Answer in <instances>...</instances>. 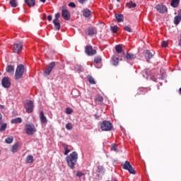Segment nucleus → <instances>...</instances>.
<instances>
[{"label": "nucleus", "instance_id": "1", "mask_svg": "<svg viewBox=\"0 0 181 181\" xmlns=\"http://www.w3.org/2000/svg\"><path fill=\"white\" fill-rule=\"evenodd\" d=\"M77 159H78V154L76 151H73L69 156L66 157V161L70 169L75 168Z\"/></svg>", "mask_w": 181, "mask_h": 181}, {"label": "nucleus", "instance_id": "2", "mask_svg": "<svg viewBox=\"0 0 181 181\" xmlns=\"http://www.w3.org/2000/svg\"><path fill=\"white\" fill-rule=\"evenodd\" d=\"M25 74V66L23 64H20L17 66L15 74V80H19L21 78L22 76Z\"/></svg>", "mask_w": 181, "mask_h": 181}, {"label": "nucleus", "instance_id": "3", "mask_svg": "<svg viewBox=\"0 0 181 181\" xmlns=\"http://www.w3.org/2000/svg\"><path fill=\"white\" fill-rule=\"evenodd\" d=\"M122 168L124 170H127V172L132 175H135V173H136L135 169H134L129 161H125L123 164H122Z\"/></svg>", "mask_w": 181, "mask_h": 181}, {"label": "nucleus", "instance_id": "4", "mask_svg": "<svg viewBox=\"0 0 181 181\" xmlns=\"http://www.w3.org/2000/svg\"><path fill=\"white\" fill-rule=\"evenodd\" d=\"M100 129L104 132L112 130V123L111 122L105 120L100 124Z\"/></svg>", "mask_w": 181, "mask_h": 181}, {"label": "nucleus", "instance_id": "5", "mask_svg": "<svg viewBox=\"0 0 181 181\" xmlns=\"http://www.w3.org/2000/svg\"><path fill=\"white\" fill-rule=\"evenodd\" d=\"M36 132V127L33 124H28L25 125V134L27 135H33Z\"/></svg>", "mask_w": 181, "mask_h": 181}, {"label": "nucleus", "instance_id": "6", "mask_svg": "<svg viewBox=\"0 0 181 181\" xmlns=\"http://www.w3.org/2000/svg\"><path fill=\"white\" fill-rule=\"evenodd\" d=\"M25 108L28 114H30L33 112V108H35V105L33 104V101L27 100L25 105Z\"/></svg>", "mask_w": 181, "mask_h": 181}, {"label": "nucleus", "instance_id": "7", "mask_svg": "<svg viewBox=\"0 0 181 181\" xmlns=\"http://www.w3.org/2000/svg\"><path fill=\"white\" fill-rule=\"evenodd\" d=\"M56 67V62H52L49 63L47 67V69H45L44 74L45 76H50V73H52L53 69Z\"/></svg>", "mask_w": 181, "mask_h": 181}, {"label": "nucleus", "instance_id": "8", "mask_svg": "<svg viewBox=\"0 0 181 181\" xmlns=\"http://www.w3.org/2000/svg\"><path fill=\"white\" fill-rule=\"evenodd\" d=\"M85 52L88 56H94V54H97V50L93 49L91 45H88L86 47Z\"/></svg>", "mask_w": 181, "mask_h": 181}, {"label": "nucleus", "instance_id": "9", "mask_svg": "<svg viewBox=\"0 0 181 181\" xmlns=\"http://www.w3.org/2000/svg\"><path fill=\"white\" fill-rule=\"evenodd\" d=\"M23 48V45L22 42L15 43L13 45V50L14 53H21L22 52V49Z\"/></svg>", "mask_w": 181, "mask_h": 181}, {"label": "nucleus", "instance_id": "10", "mask_svg": "<svg viewBox=\"0 0 181 181\" xmlns=\"http://www.w3.org/2000/svg\"><path fill=\"white\" fill-rule=\"evenodd\" d=\"M156 9L159 13H166L168 12V7L163 4H158L156 6Z\"/></svg>", "mask_w": 181, "mask_h": 181}, {"label": "nucleus", "instance_id": "11", "mask_svg": "<svg viewBox=\"0 0 181 181\" xmlns=\"http://www.w3.org/2000/svg\"><path fill=\"white\" fill-rule=\"evenodd\" d=\"M86 35H88V36H94V35H97V28L94 27H88L85 30Z\"/></svg>", "mask_w": 181, "mask_h": 181}, {"label": "nucleus", "instance_id": "12", "mask_svg": "<svg viewBox=\"0 0 181 181\" xmlns=\"http://www.w3.org/2000/svg\"><path fill=\"white\" fill-rule=\"evenodd\" d=\"M1 85L4 88H9V87H11V80H9V77H4L1 80Z\"/></svg>", "mask_w": 181, "mask_h": 181}, {"label": "nucleus", "instance_id": "13", "mask_svg": "<svg viewBox=\"0 0 181 181\" xmlns=\"http://www.w3.org/2000/svg\"><path fill=\"white\" fill-rule=\"evenodd\" d=\"M119 60L122 62V56L121 55H113L112 57V63L113 66H117Z\"/></svg>", "mask_w": 181, "mask_h": 181}, {"label": "nucleus", "instance_id": "14", "mask_svg": "<svg viewBox=\"0 0 181 181\" xmlns=\"http://www.w3.org/2000/svg\"><path fill=\"white\" fill-rule=\"evenodd\" d=\"M122 56L123 59L125 60H134V59H136V56H135V54L131 53L125 54V52H122Z\"/></svg>", "mask_w": 181, "mask_h": 181}, {"label": "nucleus", "instance_id": "15", "mask_svg": "<svg viewBox=\"0 0 181 181\" xmlns=\"http://www.w3.org/2000/svg\"><path fill=\"white\" fill-rule=\"evenodd\" d=\"M62 16L64 19V21H70L71 19L70 13L66 9H63L62 11Z\"/></svg>", "mask_w": 181, "mask_h": 181}, {"label": "nucleus", "instance_id": "16", "mask_svg": "<svg viewBox=\"0 0 181 181\" xmlns=\"http://www.w3.org/2000/svg\"><path fill=\"white\" fill-rule=\"evenodd\" d=\"M40 119L41 121V124H47V118L45 116L43 111L40 113Z\"/></svg>", "mask_w": 181, "mask_h": 181}, {"label": "nucleus", "instance_id": "17", "mask_svg": "<svg viewBox=\"0 0 181 181\" xmlns=\"http://www.w3.org/2000/svg\"><path fill=\"white\" fill-rule=\"evenodd\" d=\"M53 24L54 26V30H60V28H62L60 21L53 20Z\"/></svg>", "mask_w": 181, "mask_h": 181}, {"label": "nucleus", "instance_id": "18", "mask_svg": "<svg viewBox=\"0 0 181 181\" xmlns=\"http://www.w3.org/2000/svg\"><path fill=\"white\" fill-rule=\"evenodd\" d=\"M25 4L29 6V8H33L36 5V1L35 0H25Z\"/></svg>", "mask_w": 181, "mask_h": 181}, {"label": "nucleus", "instance_id": "19", "mask_svg": "<svg viewBox=\"0 0 181 181\" xmlns=\"http://www.w3.org/2000/svg\"><path fill=\"white\" fill-rule=\"evenodd\" d=\"M103 101H104V98H103L101 95H97L95 97V103H96V104H103Z\"/></svg>", "mask_w": 181, "mask_h": 181}, {"label": "nucleus", "instance_id": "20", "mask_svg": "<svg viewBox=\"0 0 181 181\" xmlns=\"http://www.w3.org/2000/svg\"><path fill=\"white\" fill-rule=\"evenodd\" d=\"M115 50H116V52L118 54L117 56L123 57L122 52L124 51L122 50V47H121L119 45H117L115 46Z\"/></svg>", "mask_w": 181, "mask_h": 181}, {"label": "nucleus", "instance_id": "21", "mask_svg": "<svg viewBox=\"0 0 181 181\" xmlns=\"http://www.w3.org/2000/svg\"><path fill=\"white\" fill-rule=\"evenodd\" d=\"M6 71L7 73H9L10 74H13L15 73V68H13V66H12V65H8L6 68Z\"/></svg>", "mask_w": 181, "mask_h": 181}, {"label": "nucleus", "instance_id": "22", "mask_svg": "<svg viewBox=\"0 0 181 181\" xmlns=\"http://www.w3.org/2000/svg\"><path fill=\"white\" fill-rule=\"evenodd\" d=\"M20 144L19 142H16V144H14L11 148V152H13V153H15V152H18V148H19L20 146Z\"/></svg>", "mask_w": 181, "mask_h": 181}, {"label": "nucleus", "instance_id": "23", "mask_svg": "<svg viewBox=\"0 0 181 181\" xmlns=\"http://www.w3.org/2000/svg\"><path fill=\"white\" fill-rule=\"evenodd\" d=\"M90 15H91V11H90L88 8H86L83 11V16L85 18H90Z\"/></svg>", "mask_w": 181, "mask_h": 181}, {"label": "nucleus", "instance_id": "24", "mask_svg": "<svg viewBox=\"0 0 181 181\" xmlns=\"http://www.w3.org/2000/svg\"><path fill=\"white\" fill-rule=\"evenodd\" d=\"M115 18L117 21L119 23L121 22H124V15L122 14H115Z\"/></svg>", "mask_w": 181, "mask_h": 181}, {"label": "nucleus", "instance_id": "25", "mask_svg": "<svg viewBox=\"0 0 181 181\" xmlns=\"http://www.w3.org/2000/svg\"><path fill=\"white\" fill-rule=\"evenodd\" d=\"M179 2H180V0H172L170 5L173 8H177L179 6Z\"/></svg>", "mask_w": 181, "mask_h": 181}, {"label": "nucleus", "instance_id": "26", "mask_svg": "<svg viewBox=\"0 0 181 181\" xmlns=\"http://www.w3.org/2000/svg\"><path fill=\"white\" fill-rule=\"evenodd\" d=\"M11 124H22V118L17 117L11 119Z\"/></svg>", "mask_w": 181, "mask_h": 181}, {"label": "nucleus", "instance_id": "27", "mask_svg": "<svg viewBox=\"0 0 181 181\" xmlns=\"http://www.w3.org/2000/svg\"><path fill=\"white\" fill-rule=\"evenodd\" d=\"M146 59H148V60H150V59H152L153 57V54L151 52L150 50H146Z\"/></svg>", "mask_w": 181, "mask_h": 181}, {"label": "nucleus", "instance_id": "28", "mask_svg": "<svg viewBox=\"0 0 181 181\" xmlns=\"http://www.w3.org/2000/svg\"><path fill=\"white\" fill-rule=\"evenodd\" d=\"M6 127H8V124H6V123H2V122H1L0 132H4V131L6 129Z\"/></svg>", "mask_w": 181, "mask_h": 181}, {"label": "nucleus", "instance_id": "29", "mask_svg": "<svg viewBox=\"0 0 181 181\" xmlns=\"http://www.w3.org/2000/svg\"><path fill=\"white\" fill-rule=\"evenodd\" d=\"M181 21V16H176L174 18V23L175 25H179Z\"/></svg>", "mask_w": 181, "mask_h": 181}, {"label": "nucleus", "instance_id": "30", "mask_svg": "<svg viewBox=\"0 0 181 181\" xmlns=\"http://www.w3.org/2000/svg\"><path fill=\"white\" fill-rule=\"evenodd\" d=\"M33 156L29 155L26 158V163H33Z\"/></svg>", "mask_w": 181, "mask_h": 181}, {"label": "nucleus", "instance_id": "31", "mask_svg": "<svg viewBox=\"0 0 181 181\" xmlns=\"http://www.w3.org/2000/svg\"><path fill=\"white\" fill-rule=\"evenodd\" d=\"M9 4L11 8H16L18 6V2H16V0H10Z\"/></svg>", "mask_w": 181, "mask_h": 181}, {"label": "nucleus", "instance_id": "32", "mask_svg": "<svg viewBox=\"0 0 181 181\" xmlns=\"http://www.w3.org/2000/svg\"><path fill=\"white\" fill-rule=\"evenodd\" d=\"M127 8H129V9H131L132 8H136V4L130 1L129 3L127 4Z\"/></svg>", "mask_w": 181, "mask_h": 181}, {"label": "nucleus", "instance_id": "33", "mask_svg": "<svg viewBox=\"0 0 181 181\" xmlns=\"http://www.w3.org/2000/svg\"><path fill=\"white\" fill-rule=\"evenodd\" d=\"M87 78L90 83V84H95V81L94 80V78L91 76H88Z\"/></svg>", "mask_w": 181, "mask_h": 181}, {"label": "nucleus", "instance_id": "34", "mask_svg": "<svg viewBox=\"0 0 181 181\" xmlns=\"http://www.w3.org/2000/svg\"><path fill=\"white\" fill-rule=\"evenodd\" d=\"M103 59H101V57H96L94 59V62L96 64H100V63H101Z\"/></svg>", "mask_w": 181, "mask_h": 181}, {"label": "nucleus", "instance_id": "35", "mask_svg": "<svg viewBox=\"0 0 181 181\" xmlns=\"http://www.w3.org/2000/svg\"><path fill=\"white\" fill-rule=\"evenodd\" d=\"M110 30H112V33H117L118 32V26L115 25L110 27Z\"/></svg>", "mask_w": 181, "mask_h": 181}, {"label": "nucleus", "instance_id": "36", "mask_svg": "<svg viewBox=\"0 0 181 181\" xmlns=\"http://www.w3.org/2000/svg\"><path fill=\"white\" fill-rule=\"evenodd\" d=\"M5 142L6 144H12V142H13V137L11 136V137L6 138L5 139Z\"/></svg>", "mask_w": 181, "mask_h": 181}, {"label": "nucleus", "instance_id": "37", "mask_svg": "<svg viewBox=\"0 0 181 181\" xmlns=\"http://www.w3.org/2000/svg\"><path fill=\"white\" fill-rule=\"evenodd\" d=\"M75 70H76V71H78V73H81L83 71V66L77 65L75 67Z\"/></svg>", "mask_w": 181, "mask_h": 181}, {"label": "nucleus", "instance_id": "38", "mask_svg": "<svg viewBox=\"0 0 181 181\" xmlns=\"http://www.w3.org/2000/svg\"><path fill=\"white\" fill-rule=\"evenodd\" d=\"M66 129H68V131L73 129V124L71 123H67L66 124Z\"/></svg>", "mask_w": 181, "mask_h": 181}, {"label": "nucleus", "instance_id": "39", "mask_svg": "<svg viewBox=\"0 0 181 181\" xmlns=\"http://www.w3.org/2000/svg\"><path fill=\"white\" fill-rule=\"evenodd\" d=\"M65 112L67 115L73 114V110L70 107H66Z\"/></svg>", "mask_w": 181, "mask_h": 181}, {"label": "nucleus", "instance_id": "40", "mask_svg": "<svg viewBox=\"0 0 181 181\" xmlns=\"http://www.w3.org/2000/svg\"><path fill=\"white\" fill-rule=\"evenodd\" d=\"M124 30H126V32H129V33H131V32H132V29H131V28L128 25H126L124 27Z\"/></svg>", "mask_w": 181, "mask_h": 181}, {"label": "nucleus", "instance_id": "41", "mask_svg": "<svg viewBox=\"0 0 181 181\" xmlns=\"http://www.w3.org/2000/svg\"><path fill=\"white\" fill-rule=\"evenodd\" d=\"M59 18H60V13H57L54 15V21H60V20H59Z\"/></svg>", "mask_w": 181, "mask_h": 181}, {"label": "nucleus", "instance_id": "42", "mask_svg": "<svg viewBox=\"0 0 181 181\" xmlns=\"http://www.w3.org/2000/svg\"><path fill=\"white\" fill-rule=\"evenodd\" d=\"M111 149L114 151L115 152H117V146L115 144H112Z\"/></svg>", "mask_w": 181, "mask_h": 181}, {"label": "nucleus", "instance_id": "43", "mask_svg": "<svg viewBox=\"0 0 181 181\" xmlns=\"http://www.w3.org/2000/svg\"><path fill=\"white\" fill-rule=\"evenodd\" d=\"M83 175H84V173H81V172H80V171H78L77 173H76V176H77L78 177H81L83 176Z\"/></svg>", "mask_w": 181, "mask_h": 181}, {"label": "nucleus", "instance_id": "44", "mask_svg": "<svg viewBox=\"0 0 181 181\" xmlns=\"http://www.w3.org/2000/svg\"><path fill=\"white\" fill-rule=\"evenodd\" d=\"M162 47H168V42L167 41H163L162 42Z\"/></svg>", "mask_w": 181, "mask_h": 181}, {"label": "nucleus", "instance_id": "45", "mask_svg": "<svg viewBox=\"0 0 181 181\" xmlns=\"http://www.w3.org/2000/svg\"><path fill=\"white\" fill-rule=\"evenodd\" d=\"M64 155H69V152H70V149L68 148H65L64 149Z\"/></svg>", "mask_w": 181, "mask_h": 181}, {"label": "nucleus", "instance_id": "46", "mask_svg": "<svg viewBox=\"0 0 181 181\" xmlns=\"http://www.w3.org/2000/svg\"><path fill=\"white\" fill-rule=\"evenodd\" d=\"M69 6H71V8H76V4L71 2L69 4Z\"/></svg>", "mask_w": 181, "mask_h": 181}, {"label": "nucleus", "instance_id": "47", "mask_svg": "<svg viewBox=\"0 0 181 181\" xmlns=\"http://www.w3.org/2000/svg\"><path fill=\"white\" fill-rule=\"evenodd\" d=\"M62 147L64 148V149H67L69 148V145H67L66 143H63Z\"/></svg>", "mask_w": 181, "mask_h": 181}, {"label": "nucleus", "instance_id": "48", "mask_svg": "<svg viewBox=\"0 0 181 181\" xmlns=\"http://www.w3.org/2000/svg\"><path fill=\"white\" fill-rule=\"evenodd\" d=\"M52 19H53V17L52 16H47V20L49 21V22H52Z\"/></svg>", "mask_w": 181, "mask_h": 181}, {"label": "nucleus", "instance_id": "49", "mask_svg": "<svg viewBox=\"0 0 181 181\" xmlns=\"http://www.w3.org/2000/svg\"><path fill=\"white\" fill-rule=\"evenodd\" d=\"M87 0H78V1L80 3V4H86V1Z\"/></svg>", "mask_w": 181, "mask_h": 181}, {"label": "nucleus", "instance_id": "50", "mask_svg": "<svg viewBox=\"0 0 181 181\" xmlns=\"http://www.w3.org/2000/svg\"><path fill=\"white\" fill-rule=\"evenodd\" d=\"M40 2H41L42 4H45L46 2V0H39Z\"/></svg>", "mask_w": 181, "mask_h": 181}, {"label": "nucleus", "instance_id": "51", "mask_svg": "<svg viewBox=\"0 0 181 181\" xmlns=\"http://www.w3.org/2000/svg\"><path fill=\"white\" fill-rule=\"evenodd\" d=\"M1 121H2V114L0 113V122H1Z\"/></svg>", "mask_w": 181, "mask_h": 181}, {"label": "nucleus", "instance_id": "52", "mask_svg": "<svg viewBox=\"0 0 181 181\" xmlns=\"http://www.w3.org/2000/svg\"><path fill=\"white\" fill-rule=\"evenodd\" d=\"M3 108H4V105H0V109H1V110H3Z\"/></svg>", "mask_w": 181, "mask_h": 181}, {"label": "nucleus", "instance_id": "53", "mask_svg": "<svg viewBox=\"0 0 181 181\" xmlns=\"http://www.w3.org/2000/svg\"><path fill=\"white\" fill-rule=\"evenodd\" d=\"M179 93H180V94H181V88H180V89H179Z\"/></svg>", "mask_w": 181, "mask_h": 181}, {"label": "nucleus", "instance_id": "54", "mask_svg": "<svg viewBox=\"0 0 181 181\" xmlns=\"http://www.w3.org/2000/svg\"><path fill=\"white\" fill-rule=\"evenodd\" d=\"M180 37H181V35H180ZM180 45H181V38L180 40Z\"/></svg>", "mask_w": 181, "mask_h": 181}, {"label": "nucleus", "instance_id": "55", "mask_svg": "<svg viewBox=\"0 0 181 181\" xmlns=\"http://www.w3.org/2000/svg\"><path fill=\"white\" fill-rule=\"evenodd\" d=\"M0 76H2V73L0 72Z\"/></svg>", "mask_w": 181, "mask_h": 181}, {"label": "nucleus", "instance_id": "56", "mask_svg": "<svg viewBox=\"0 0 181 181\" xmlns=\"http://www.w3.org/2000/svg\"><path fill=\"white\" fill-rule=\"evenodd\" d=\"M117 2H119V1H121V0H117Z\"/></svg>", "mask_w": 181, "mask_h": 181}, {"label": "nucleus", "instance_id": "57", "mask_svg": "<svg viewBox=\"0 0 181 181\" xmlns=\"http://www.w3.org/2000/svg\"><path fill=\"white\" fill-rule=\"evenodd\" d=\"M0 155H1V150H0Z\"/></svg>", "mask_w": 181, "mask_h": 181}, {"label": "nucleus", "instance_id": "58", "mask_svg": "<svg viewBox=\"0 0 181 181\" xmlns=\"http://www.w3.org/2000/svg\"><path fill=\"white\" fill-rule=\"evenodd\" d=\"M0 125H1V122H0Z\"/></svg>", "mask_w": 181, "mask_h": 181}]
</instances>
